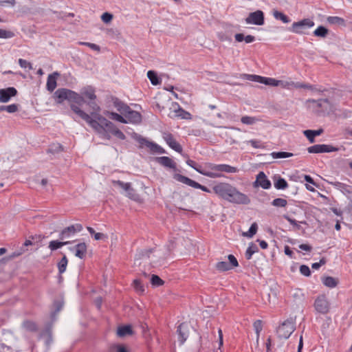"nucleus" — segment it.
Here are the masks:
<instances>
[{"instance_id": "obj_12", "label": "nucleus", "mask_w": 352, "mask_h": 352, "mask_svg": "<svg viewBox=\"0 0 352 352\" xmlns=\"http://www.w3.org/2000/svg\"><path fill=\"white\" fill-rule=\"evenodd\" d=\"M82 230V226L80 223H76L72 225L63 229L59 234V238L61 240L67 239L71 236L74 235L76 232Z\"/></svg>"}, {"instance_id": "obj_10", "label": "nucleus", "mask_w": 352, "mask_h": 352, "mask_svg": "<svg viewBox=\"0 0 352 352\" xmlns=\"http://www.w3.org/2000/svg\"><path fill=\"white\" fill-rule=\"evenodd\" d=\"M245 22L248 24H254L256 25H262L264 24L265 18L264 13L261 10H256L249 14L245 19Z\"/></svg>"}, {"instance_id": "obj_35", "label": "nucleus", "mask_w": 352, "mask_h": 352, "mask_svg": "<svg viewBox=\"0 0 352 352\" xmlns=\"http://www.w3.org/2000/svg\"><path fill=\"white\" fill-rule=\"evenodd\" d=\"M257 252H258V247L253 243H251L248 249L246 250L245 258L248 260H250L252 258V255Z\"/></svg>"}, {"instance_id": "obj_46", "label": "nucleus", "mask_w": 352, "mask_h": 352, "mask_svg": "<svg viewBox=\"0 0 352 352\" xmlns=\"http://www.w3.org/2000/svg\"><path fill=\"white\" fill-rule=\"evenodd\" d=\"M63 151V146L59 143H54L50 146L47 153H57Z\"/></svg>"}, {"instance_id": "obj_20", "label": "nucleus", "mask_w": 352, "mask_h": 352, "mask_svg": "<svg viewBox=\"0 0 352 352\" xmlns=\"http://www.w3.org/2000/svg\"><path fill=\"white\" fill-rule=\"evenodd\" d=\"M177 332L178 333V340L181 344H183L188 337L187 324L181 323L177 327Z\"/></svg>"}, {"instance_id": "obj_42", "label": "nucleus", "mask_w": 352, "mask_h": 352, "mask_svg": "<svg viewBox=\"0 0 352 352\" xmlns=\"http://www.w3.org/2000/svg\"><path fill=\"white\" fill-rule=\"evenodd\" d=\"M109 352H129L126 347L122 344H115L109 347Z\"/></svg>"}, {"instance_id": "obj_38", "label": "nucleus", "mask_w": 352, "mask_h": 352, "mask_svg": "<svg viewBox=\"0 0 352 352\" xmlns=\"http://www.w3.org/2000/svg\"><path fill=\"white\" fill-rule=\"evenodd\" d=\"M273 16L275 19L282 21L284 23H288L291 21L290 19L281 12L274 10Z\"/></svg>"}, {"instance_id": "obj_8", "label": "nucleus", "mask_w": 352, "mask_h": 352, "mask_svg": "<svg viewBox=\"0 0 352 352\" xmlns=\"http://www.w3.org/2000/svg\"><path fill=\"white\" fill-rule=\"evenodd\" d=\"M339 148L330 144H315L307 148L309 153H322L338 151Z\"/></svg>"}, {"instance_id": "obj_11", "label": "nucleus", "mask_w": 352, "mask_h": 352, "mask_svg": "<svg viewBox=\"0 0 352 352\" xmlns=\"http://www.w3.org/2000/svg\"><path fill=\"white\" fill-rule=\"evenodd\" d=\"M208 166L212 172H215L217 173H220L221 172L235 173L239 172V169L236 167H234L228 164H208Z\"/></svg>"}, {"instance_id": "obj_47", "label": "nucleus", "mask_w": 352, "mask_h": 352, "mask_svg": "<svg viewBox=\"0 0 352 352\" xmlns=\"http://www.w3.org/2000/svg\"><path fill=\"white\" fill-rule=\"evenodd\" d=\"M258 230V225L256 223H253L249 230L247 232L243 233V236H247L248 238H252L256 233Z\"/></svg>"}, {"instance_id": "obj_15", "label": "nucleus", "mask_w": 352, "mask_h": 352, "mask_svg": "<svg viewBox=\"0 0 352 352\" xmlns=\"http://www.w3.org/2000/svg\"><path fill=\"white\" fill-rule=\"evenodd\" d=\"M163 138L166 144L174 151L181 153L182 152V146L175 140L173 135L170 133H164Z\"/></svg>"}, {"instance_id": "obj_5", "label": "nucleus", "mask_w": 352, "mask_h": 352, "mask_svg": "<svg viewBox=\"0 0 352 352\" xmlns=\"http://www.w3.org/2000/svg\"><path fill=\"white\" fill-rule=\"evenodd\" d=\"M134 138L139 143V147L141 148L146 146L149 148L152 153H166V151L162 146L153 142L148 140L140 135L135 134Z\"/></svg>"}, {"instance_id": "obj_7", "label": "nucleus", "mask_w": 352, "mask_h": 352, "mask_svg": "<svg viewBox=\"0 0 352 352\" xmlns=\"http://www.w3.org/2000/svg\"><path fill=\"white\" fill-rule=\"evenodd\" d=\"M173 178L184 184H186L190 187H192L194 188L197 189H201V190L206 192H210V190L206 186L201 185L198 182L188 178V177H186L184 175H182L179 173H175L173 175Z\"/></svg>"}, {"instance_id": "obj_18", "label": "nucleus", "mask_w": 352, "mask_h": 352, "mask_svg": "<svg viewBox=\"0 0 352 352\" xmlns=\"http://www.w3.org/2000/svg\"><path fill=\"white\" fill-rule=\"evenodd\" d=\"M154 161L164 167L169 168L174 170H177L176 163L169 157H156L154 158Z\"/></svg>"}, {"instance_id": "obj_25", "label": "nucleus", "mask_w": 352, "mask_h": 352, "mask_svg": "<svg viewBox=\"0 0 352 352\" xmlns=\"http://www.w3.org/2000/svg\"><path fill=\"white\" fill-rule=\"evenodd\" d=\"M133 333V331L131 325L120 326L117 329V335L121 338L131 336Z\"/></svg>"}, {"instance_id": "obj_45", "label": "nucleus", "mask_w": 352, "mask_h": 352, "mask_svg": "<svg viewBox=\"0 0 352 352\" xmlns=\"http://www.w3.org/2000/svg\"><path fill=\"white\" fill-rule=\"evenodd\" d=\"M280 82V80H277L274 78L263 77L261 84H264L265 85H270V86H272V87H276V86L279 85Z\"/></svg>"}, {"instance_id": "obj_9", "label": "nucleus", "mask_w": 352, "mask_h": 352, "mask_svg": "<svg viewBox=\"0 0 352 352\" xmlns=\"http://www.w3.org/2000/svg\"><path fill=\"white\" fill-rule=\"evenodd\" d=\"M315 309L320 314H325L329 309V303L324 295L316 298L314 302Z\"/></svg>"}, {"instance_id": "obj_54", "label": "nucleus", "mask_w": 352, "mask_h": 352, "mask_svg": "<svg viewBox=\"0 0 352 352\" xmlns=\"http://www.w3.org/2000/svg\"><path fill=\"white\" fill-rule=\"evenodd\" d=\"M300 272L305 276H309L311 275V270L306 265H301L300 266Z\"/></svg>"}, {"instance_id": "obj_14", "label": "nucleus", "mask_w": 352, "mask_h": 352, "mask_svg": "<svg viewBox=\"0 0 352 352\" xmlns=\"http://www.w3.org/2000/svg\"><path fill=\"white\" fill-rule=\"evenodd\" d=\"M17 93V90L13 87H10L6 89H1L0 102H8L12 97L16 96Z\"/></svg>"}, {"instance_id": "obj_31", "label": "nucleus", "mask_w": 352, "mask_h": 352, "mask_svg": "<svg viewBox=\"0 0 352 352\" xmlns=\"http://www.w3.org/2000/svg\"><path fill=\"white\" fill-rule=\"evenodd\" d=\"M69 243H70V241H52L50 242L48 247L52 251H54Z\"/></svg>"}, {"instance_id": "obj_58", "label": "nucleus", "mask_w": 352, "mask_h": 352, "mask_svg": "<svg viewBox=\"0 0 352 352\" xmlns=\"http://www.w3.org/2000/svg\"><path fill=\"white\" fill-rule=\"evenodd\" d=\"M153 252V249L142 250L139 252V258H149L150 254Z\"/></svg>"}, {"instance_id": "obj_28", "label": "nucleus", "mask_w": 352, "mask_h": 352, "mask_svg": "<svg viewBox=\"0 0 352 352\" xmlns=\"http://www.w3.org/2000/svg\"><path fill=\"white\" fill-rule=\"evenodd\" d=\"M331 184L337 189L341 190L344 193L350 194L352 192V186L346 185L340 182H331Z\"/></svg>"}, {"instance_id": "obj_53", "label": "nucleus", "mask_w": 352, "mask_h": 352, "mask_svg": "<svg viewBox=\"0 0 352 352\" xmlns=\"http://www.w3.org/2000/svg\"><path fill=\"white\" fill-rule=\"evenodd\" d=\"M254 328L255 329L256 333H257V339L258 338L259 333L262 331V321L261 320H257L254 322Z\"/></svg>"}, {"instance_id": "obj_32", "label": "nucleus", "mask_w": 352, "mask_h": 352, "mask_svg": "<svg viewBox=\"0 0 352 352\" xmlns=\"http://www.w3.org/2000/svg\"><path fill=\"white\" fill-rule=\"evenodd\" d=\"M147 76L150 80L151 82L153 85H157L161 83V80H160L157 73L153 70H149L147 72Z\"/></svg>"}, {"instance_id": "obj_24", "label": "nucleus", "mask_w": 352, "mask_h": 352, "mask_svg": "<svg viewBox=\"0 0 352 352\" xmlns=\"http://www.w3.org/2000/svg\"><path fill=\"white\" fill-rule=\"evenodd\" d=\"M323 133L322 129L318 130H305L303 131L304 135L308 139L309 142L314 143L315 142V137L321 135Z\"/></svg>"}, {"instance_id": "obj_33", "label": "nucleus", "mask_w": 352, "mask_h": 352, "mask_svg": "<svg viewBox=\"0 0 352 352\" xmlns=\"http://www.w3.org/2000/svg\"><path fill=\"white\" fill-rule=\"evenodd\" d=\"M104 114L106 116H110V118L111 119L116 120L121 123H127V120H126V118H124L122 116L115 113V112H109V111H105Z\"/></svg>"}, {"instance_id": "obj_48", "label": "nucleus", "mask_w": 352, "mask_h": 352, "mask_svg": "<svg viewBox=\"0 0 352 352\" xmlns=\"http://www.w3.org/2000/svg\"><path fill=\"white\" fill-rule=\"evenodd\" d=\"M287 204V201L286 199L283 198H276L274 199L272 202V205L275 207H285Z\"/></svg>"}, {"instance_id": "obj_55", "label": "nucleus", "mask_w": 352, "mask_h": 352, "mask_svg": "<svg viewBox=\"0 0 352 352\" xmlns=\"http://www.w3.org/2000/svg\"><path fill=\"white\" fill-rule=\"evenodd\" d=\"M79 44L82 45H86L96 52L100 51V46L95 43H88V42H80Z\"/></svg>"}, {"instance_id": "obj_29", "label": "nucleus", "mask_w": 352, "mask_h": 352, "mask_svg": "<svg viewBox=\"0 0 352 352\" xmlns=\"http://www.w3.org/2000/svg\"><path fill=\"white\" fill-rule=\"evenodd\" d=\"M322 283L327 287L333 288L338 284V279L332 276H325L322 279Z\"/></svg>"}, {"instance_id": "obj_4", "label": "nucleus", "mask_w": 352, "mask_h": 352, "mask_svg": "<svg viewBox=\"0 0 352 352\" xmlns=\"http://www.w3.org/2000/svg\"><path fill=\"white\" fill-rule=\"evenodd\" d=\"M296 329L295 321L289 318L284 321L277 329L276 333L279 338L287 339Z\"/></svg>"}, {"instance_id": "obj_23", "label": "nucleus", "mask_w": 352, "mask_h": 352, "mask_svg": "<svg viewBox=\"0 0 352 352\" xmlns=\"http://www.w3.org/2000/svg\"><path fill=\"white\" fill-rule=\"evenodd\" d=\"M111 100L113 102V106L122 114L124 115V113L126 112V110L129 109V107L126 104L121 101L119 98L116 97H112Z\"/></svg>"}, {"instance_id": "obj_39", "label": "nucleus", "mask_w": 352, "mask_h": 352, "mask_svg": "<svg viewBox=\"0 0 352 352\" xmlns=\"http://www.w3.org/2000/svg\"><path fill=\"white\" fill-rule=\"evenodd\" d=\"M133 285L136 292L140 294H144L145 291L144 286L140 279H135Z\"/></svg>"}, {"instance_id": "obj_37", "label": "nucleus", "mask_w": 352, "mask_h": 352, "mask_svg": "<svg viewBox=\"0 0 352 352\" xmlns=\"http://www.w3.org/2000/svg\"><path fill=\"white\" fill-rule=\"evenodd\" d=\"M112 184L114 186H118L119 187L124 189L125 191H133L131 183H124L120 180H113Z\"/></svg>"}, {"instance_id": "obj_30", "label": "nucleus", "mask_w": 352, "mask_h": 352, "mask_svg": "<svg viewBox=\"0 0 352 352\" xmlns=\"http://www.w3.org/2000/svg\"><path fill=\"white\" fill-rule=\"evenodd\" d=\"M327 22L330 24L338 25L340 26H346V21L343 18L339 16H329L327 17Z\"/></svg>"}, {"instance_id": "obj_49", "label": "nucleus", "mask_w": 352, "mask_h": 352, "mask_svg": "<svg viewBox=\"0 0 352 352\" xmlns=\"http://www.w3.org/2000/svg\"><path fill=\"white\" fill-rule=\"evenodd\" d=\"M151 283L155 287H159L162 285L164 282L157 275L153 274L151 278Z\"/></svg>"}, {"instance_id": "obj_63", "label": "nucleus", "mask_w": 352, "mask_h": 352, "mask_svg": "<svg viewBox=\"0 0 352 352\" xmlns=\"http://www.w3.org/2000/svg\"><path fill=\"white\" fill-rule=\"evenodd\" d=\"M248 143H250L251 146L255 148H260L263 147L261 141L259 140H251L248 142Z\"/></svg>"}, {"instance_id": "obj_1", "label": "nucleus", "mask_w": 352, "mask_h": 352, "mask_svg": "<svg viewBox=\"0 0 352 352\" xmlns=\"http://www.w3.org/2000/svg\"><path fill=\"white\" fill-rule=\"evenodd\" d=\"M54 96L56 104H62L65 100H67L72 111L85 120L94 131L101 127L102 121L99 118H105L100 114V107L95 100L87 102L92 109L89 115L80 108L85 103V100L79 94L66 88H59L54 92Z\"/></svg>"}, {"instance_id": "obj_41", "label": "nucleus", "mask_w": 352, "mask_h": 352, "mask_svg": "<svg viewBox=\"0 0 352 352\" xmlns=\"http://www.w3.org/2000/svg\"><path fill=\"white\" fill-rule=\"evenodd\" d=\"M67 258L65 255L60 259V261L58 263V269L60 274L64 273L66 270V267L67 265Z\"/></svg>"}, {"instance_id": "obj_16", "label": "nucleus", "mask_w": 352, "mask_h": 352, "mask_svg": "<svg viewBox=\"0 0 352 352\" xmlns=\"http://www.w3.org/2000/svg\"><path fill=\"white\" fill-rule=\"evenodd\" d=\"M172 109H173V113L174 115L171 117H175L179 118L181 119H185V120H190L191 119V114L185 111L184 109H182L178 103L177 102H173L172 103Z\"/></svg>"}, {"instance_id": "obj_13", "label": "nucleus", "mask_w": 352, "mask_h": 352, "mask_svg": "<svg viewBox=\"0 0 352 352\" xmlns=\"http://www.w3.org/2000/svg\"><path fill=\"white\" fill-rule=\"evenodd\" d=\"M254 187L261 186L263 189L270 188L272 184L271 182L267 179L264 172L261 171L257 175L256 181L254 182Z\"/></svg>"}, {"instance_id": "obj_43", "label": "nucleus", "mask_w": 352, "mask_h": 352, "mask_svg": "<svg viewBox=\"0 0 352 352\" xmlns=\"http://www.w3.org/2000/svg\"><path fill=\"white\" fill-rule=\"evenodd\" d=\"M271 155L274 159H278V158L290 157L293 156L294 154L292 153L280 151V152H272L271 153Z\"/></svg>"}, {"instance_id": "obj_21", "label": "nucleus", "mask_w": 352, "mask_h": 352, "mask_svg": "<svg viewBox=\"0 0 352 352\" xmlns=\"http://www.w3.org/2000/svg\"><path fill=\"white\" fill-rule=\"evenodd\" d=\"M58 76L59 73L57 72H55L48 76L46 88L49 91L52 92L56 89L57 86L56 78Z\"/></svg>"}, {"instance_id": "obj_40", "label": "nucleus", "mask_w": 352, "mask_h": 352, "mask_svg": "<svg viewBox=\"0 0 352 352\" xmlns=\"http://www.w3.org/2000/svg\"><path fill=\"white\" fill-rule=\"evenodd\" d=\"M215 268L220 272H226L232 270L230 265L226 261H220L217 263Z\"/></svg>"}, {"instance_id": "obj_51", "label": "nucleus", "mask_w": 352, "mask_h": 352, "mask_svg": "<svg viewBox=\"0 0 352 352\" xmlns=\"http://www.w3.org/2000/svg\"><path fill=\"white\" fill-rule=\"evenodd\" d=\"M258 120L257 118H254V117H250V116H243L241 118V122L244 124H248V125H250V124H254L256 121Z\"/></svg>"}, {"instance_id": "obj_17", "label": "nucleus", "mask_w": 352, "mask_h": 352, "mask_svg": "<svg viewBox=\"0 0 352 352\" xmlns=\"http://www.w3.org/2000/svg\"><path fill=\"white\" fill-rule=\"evenodd\" d=\"M124 116L127 120V123L139 124L142 121L141 114L136 111L132 110L130 107L129 109L126 110V112L124 113Z\"/></svg>"}, {"instance_id": "obj_64", "label": "nucleus", "mask_w": 352, "mask_h": 352, "mask_svg": "<svg viewBox=\"0 0 352 352\" xmlns=\"http://www.w3.org/2000/svg\"><path fill=\"white\" fill-rule=\"evenodd\" d=\"M327 261L325 258H322L318 263H314L312 264L311 267L314 270H318L320 267L321 265H324Z\"/></svg>"}, {"instance_id": "obj_61", "label": "nucleus", "mask_w": 352, "mask_h": 352, "mask_svg": "<svg viewBox=\"0 0 352 352\" xmlns=\"http://www.w3.org/2000/svg\"><path fill=\"white\" fill-rule=\"evenodd\" d=\"M312 102H316L317 106L321 107L324 104H327L328 106H330V101L328 99H319L318 100H313Z\"/></svg>"}, {"instance_id": "obj_57", "label": "nucleus", "mask_w": 352, "mask_h": 352, "mask_svg": "<svg viewBox=\"0 0 352 352\" xmlns=\"http://www.w3.org/2000/svg\"><path fill=\"white\" fill-rule=\"evenodd\" d=\"M283 217L287 219L292 225H293L296 230H299L300 229V226L297 223V221L294 219L291 218L288 215H284Z\"/></svg>"}, {"instance_id": "obj_44", "label": "nucleus", "mask_w": 352, "mask_h": 352, "mask_svg": "<svg viewBox=\"0 0 352 352\" xmlns=\"http://www.w3.org/2000/svg\"><path fill=\"white\" fill-rule=\"evenodd\" d=\"M243 78L250 81L262 83L263 76L255 74H243Z\"/></svg>"}, {"instance_id": "obj_52", "label": "nucleus", "mask_w": 352, "mask_h": 352, "mask_svg": "<svg viewBox=\"0 0 352 352\" xmlns=\"http://www.w3.org/2000/svg\"><path fill=\"white\" fill-rule=\"evenodd\" d=\"M228 258L229 261L228 264L230 265V267L232 269L239 266V263L237 261V259L236 258V257L234 255H232V254L228 255Z\"/></svg>"}, {"instance_id": "obj_60", "label": "nucleus", "mask_w": 352, "mask_h": 352, "mask_svg": "<svg viewBox=\"0 0 352 352\" xmlns=\"http://www.w3.org/2000/svg\"><path fill=\"white\" fill-rule=\"evenodd\" d=\"M19 109V105L16 104H12L6 105V111L8 113H15Z\"/></svg>"}, {"instance_id": "obj_26", "label": "nucleus", "mask_w": 352, "mask_h": 352, "mask_svg": "<svg viewBox=\"0 0 352 352\" xmlns=\"http://www.w3.org/2000/svg\"><path fill=\"white\" fill-rule=\"evenodd\" d=\"M274 187L277 190H284L288 187V183L287 182V181L284 178L280 177V176H274Z\"/></svg>"}, {"instance_id": "obj_22", "label": "nucleus", "mask_w": 352, "mask_h": 352, "mask_svg": "<svg viewBox=\"0 0 352 352\" xmlns=\"http://www.w3.org/2000/svg\"><path fill=\"white\" fill-rule=\"evenodd\" d=\"M83 98H87L90 100H95L96 99V95L95 94V89L91 86H87L81 89L80 94Z\"/></svg>"}, {"instance_id": "obj_19", "label": "nucleus", "mask_w": 352, "mask_h": 352, "mask_svg": "<svg viewBox=\"0 0 352 352\" xmlns=\"http://www.w3.org/2000/svg\"><path fill=\"white\" fill-rule=\"evenodd\" d=\"M70 250L74 252V254L79 258H84L87 254V246L85 243H79L73 248H70Z\"/></svg>"}, {"instance_id": "obj_6", "label": "nucleus", "mask_w": 352, "mask_h": 352, "mask_svg": "<svg viewBox=\"0 0 352 352\" xmlns=\"http://www.w3.org/2000/svg\"><path fill=\"white\" fill-rule=\"evenodd\" d=\"M314 25V22L309 19H304L301 21L294 22L289 30L292 32L298 34H305V30L312 28Z\"/></svg>"}, {"instance_id": "obj_2", "label": "nucleus", "mask_w": 352, "mask_h": 352, "mask_svg": "<svg viewBox=\"0 0 352 352\" xmlns=\"http://www.w3.org/2000/svg\"><path fill=\"white\" fill-rule=\"evenodd\" d=\"M212 190L220 198L232 204L248 205L251 201L248 195L229 183L219 182L212 187Z\"/></svg>"}, {"instance_id": "obj_56", "label": "nucleus", "mask_w": 352, "mask_h": 352, "mask_svg": "<svg viewBox=\"0 0 352 352\" xmlns=\"http://www.w3.org/2000/svg\"><path fill=\"white\" fill-rule=\"evenodd\" d=\"M19 64L21 67L22 68H28L29 69H32V64L27 61L26 60H24L23 58L19 59Z\"/></svg>"}, {"instance_id": "obj_34", "label": "nucleus", "mask_w": 352, "mask_h": 352, "mask_svg": "<svg viewBox=\"0 0 352 352\" xmlns=\"http://www.w3.org/2000/svg\"><path fill=\"white\" fill-rule=\"evenodd\" d=\"M23 326L27 331L30 332H36L38 331L37 324L31 320L25 321Z\"/></svg>"}, {"instance_id": "obj_36", "label": "nucleus", "mask_w": 352, "mask_h": 352, "mask_svg": "<svg viewBox=\"0 0 352 352\" xmlns=\"http://www.w3.org/2000/svg\"><path fill=\"white\" fill-rule=\"evenodd\" d=\"M329 30L327 28L320 25L314 32V35L318 37L324 38L328 34Z\"/></svg>"}, {"instance_id": "obj_59", "label": "nucleus", "mask_w": 352, "mask_h": 352, "mask_svg": "<svg viewBox=\"0 0 352 352\" xmlns=\"http://www.w3.org/2000/svg\"><path fill=\"white\" fill-rule=\"evenodd\" d=\"M101 19L104 23H108L111 21L113 19V14L109 12H104L102 14Z\"/></svg>"}, {"instance_id": "obj_62", "label": "nucleus", "mask_w": 352, "mask_h": 352, "mask_svg": "<svg viewBox=\"0 0 352 352\" xmlns=\"http://www.w3.org/2000/svg\"><path fill=\"white\" fill-rule=\"evenodd\" d=\"M218 38L221 41H229L230 42L232 41V38L230 36L226 35L223 32H219L218 33Z\"/></svg>"}, {"instance_id": "obj_3", "label": "nucleus", "mask_w": 352, "mask_h": 352, "mask_svg": "<svg viewBox=\"0 0 352 352\" xmlns=\"http://www.w3.org/2000/svg\"><path fill=\"white\" fill-rule=\"evenodd\" d=\"M102 121L101 127L95 130L98 133L103 132H109L120 140H125L126 136L119 129L116 128L115 124L107 118H99Z\"/></svg>"}, {"instance_id": "obj_50", "label": "nucleus", "mask_w": 352, "mask_h": 352, "mask_svg": "<svg viewBox=\"0 0 352 352\" xmlns=\"http://www.w3.org/2000/svg\"><path fill=\"white\" fill-rule=\"evenodd\" d=\"M14 36L15 34L12 31L0 29V38H10Z\"/></svg>"}, {"instance_id": "obj_27", "label": "nucleus", "mask_w": 352, "mask_h": 352, "mask_svg": "<svg viewBox=\"0 0 352 352\" xmlns=\"http://www.w3.org/2000/svg\"><path fill=\"white\" fill-rule=\"evenodd\" d=\"M195 170L199 173L200 174L210 177V178H218L221 177L222 175L221 173H217L215 172L212 171H207L203 168H201V166L200 165H198L195 167Z\"/></svg>"}]
</instances>
